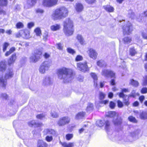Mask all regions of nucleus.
<instances>
[{"mask_svg": "<svg viewBox=\"0 0 147 147\" xmlns=\"http://www.w3.org/2000/svg\"><path fill=\"white\" fill-rule=\"evenodd\" d=\"M57 74L59 77L61 76L60 79H63L64 80L65 78L73 79L75 75V73L73 70L65 67L57 69Z\"/></svg>", "mask_w": 147, "mask_h": 147, "instance_id": "obj_1", "label": "nucleus"}, {"mask_svg": "<svg viewBox=\"0 0 147 147\" xmlns=\"http://www.w3.org/2000/svg\"><path fill=\"white\" fill-rule=\"evenodd\" d=\"M68 15V11L64 7L57 9L53 12L52 17L54 20L61 19L65 18Z\"/></svg>", "mask_w": 147, "mask_h": 147, "instance_id": "obj_2", "label": "nucleus"}, {"mask_svg": "<svg viewBox=\"0 0 147 147\" xmlns=\"http://www.w3.org/2000/svg\"><path fill=\"white\" fill-rule=\"evenodd\" d=\"M73 22L69 18L66 19L63 22V30L67 36L72 35L74 32Z\"/></svg>", "mask_w": 147, "mask_h": 147, "instance_id": "obj_3", "label": "nucleus"}, {"mask_svg": "<svg viewBox=\"0 0 147 147\" xmlns=\"http://www.w3.org/2000/svg\"><path fill=\"white\" fill-rule=\"evenodd\" d=\"M14 73L11 69H8L7 72L5 74L4 78L3 76L0 77V84L2 87L5 88L7 84V80L13 77Z\"/></svg>", "mask_w": 147, "mask_h": 147, "instance_id": "obj_4", "label": "nucleus"}, {"mask_svg": "<svg viewBox=\"0 0 147 147\" xmlns=\"http://www.w3.org/2000/svg\"><path fill=\"white\" fill-rule=\"evenodd\" d=\"M70 118L68 116H64L60 118L57 122V125L62 127L69 123L70 122Z\"/></svg>", "mask_w": 147, "mask_h": 147, "instance_id": "obj_5", "label": "nucleus"}, {"mask_svg": "<svg viewBox=\"0 0 147 147\" xmlns=\"http://www.w3.org/2000/svg\"><path fill=\"white\" fill-rule=\"evenodd\" d=\"M77 67L79 70L82 72H85L89 70V68L88 67L86 61L77 63Z\"/></svg>", "mask_w": 147, "mask_h": 147, "instance_id": "obj_6", "label": "nucleus"}, {"mask_svg": "<svg viewBox=\"0 0 147 147\" xmlns=\"http://www.w3.org/2000/svg\"><path fill=\"white\" fill-rule=\"evenodd\" d=\"M58 0H43L42 5L45 7H51L57 4Z\"/></svg>", "mask_w": 147, "mask_h": 147, "instance_id": "obj_7", "label": "nucleus"}, {"mask_svg": "<svg viewBox=\"0 0 147 147\" xmlns=\"http://www.w3.org/2000/svg\"><path fill=\"white\" fill-rule=\"evenodd\" d=\"M123 29L124 35H129L132 30L131 24L129 22H128L126 26H123Z\"/></svg>", "mask_w": 147, "mask_h": 147, "instance_id": "obj_8", "label": "nucleus"}, {"mask_svg": "<svg viewBox=\"0 0 147 147\" xmlns=\"http://www.w3.org/2000/svg\"><path fill=\"white\" fill-rule=\"evenodd\" d=\"M102 75L106 77H110L111 78H115V73L112 70L104 69L102 71Z\"/></svg>", "mask_w": 147, "mask_h": 147, "instance_id": "obj_9", "label": "nucleus"}, {"mask_svg": "<svg viewBox=\"0 0 147 147\" xmlns=\"http://www.w3.org/2000/svg\"><path fill=\"white\" fill-rule=\"evenodd\" d=\"M50 65L49 62L47 61L43 62L40 67L39 71L42 74H43L45 72L46 69H48Z\"/></svg>", "mask_w": 147, "mask_h": 147, "instance_id": "obj_10", "label": "nucleus"}, {"mask_svg": "<svg viewBox=\"0 0 147 147\" xmlns=\"http://www.w3.org/2000/svg\"><path fill=\"white\" fill-rule=\"evenodd\" d=\"M118 95L120 98H123V102L125 105L127 106L129 105L130 102L129 97H128L127 99L126 98V97L127 96V95L125 94L122 92H119L118 94Z\"/></svg>", "mask_w": 147, "mask_h": 147, "instance_id": "obj_11", "label": "nucleus"}, {"mask_svg": "<svg viewBox=\"0 0 147 147\" xmlns=\"http://www.w3.org/2000/svg\"><path fill=\"white\" fill-rule=\"evenodd\" d=\"M21 36L25 38H28L29 37V33L28 31L26 30H20L16 34V37L17 38L20 37Z\"/></svg>", "mask_w": 147, "mask_h": 147, "instance_id": "obj_12", "label": "nucleus"}, {"mask_svg": "<svg viewBox=\"0 0 147 147\" xmlns=\"http://www.w3.org/2000/svg\"><path fill=\"white\" fill-rule=\"evenodd\" d=\"M90 75L93 80L94 86L95 87H97L98 78L97 75L95 73L91 72L90 73Z\"/></svg>", "mask_w": 147, "mask_h": 147, "instance_id": "obj_13", "label": "nucleus"}, {"mask_svg": "<svg viewBox=\"0 0 147 147\" xmlns=\"http://www.w3.org/2000/svg\"><path fill=\"white\" fill-rule=\"evenodd\" d=\"M28 125L30 127H41L43 125L42 123H37L32 121L29 122L28 123Z\"/></svg>", "mask_w": 147, "mask_h": 147, "instance_id": "obj_14", "label": "nucleus"}, {"mask_svg": "<svg viewBox=\"0 0 147 147\" xmlns=\"http://www.w3.org/2000/svg\"><path fill=\"white\" fill-rule=\"evenodd\" d=\"M48 144L42 140H38L37 141V147H48Z\"/></svg>", "mask_w": 147, "mask_h": 147, "instance_id": "obj_15", "label": "nucleus"}, {"mask_svg": "<svg viewBox=\"0 0 147 147\" xmlns=\"http://www.w3.org/2000/svg\"><path fill=\"white\" fill-rule=\"evenodd\" d=\"M60 144L63 147H74L75 143L74 142H69L68 143L66 142H60Z\"/></svg>", "mask_w": 147, "mask_h": 147, "instance_id": "obj_16", "label": "nucleus"}, {"mask_svg": "<svg viewBox=\"0 0 147 147\" xmlns=\"http://www.w3.org/2000/svg\"><path fill=\"white\" fill-rule=\"evenodd\" d=\"M113 122L115 125H121L123 123V119L121 117H118L113 121Z\"/></svg>", "mask_w": 147, "mask_h": 147, "instance_id": "obj_17", "label": "nucleus"}, {"mask_svg": "<svg viewBox=\"0 0 147 147\" xmlns=\"http://www.w3.org/2000/svg\"><path fill=\"white\" fill-rule=\"evenodd\" d=\"M43 132L45 133V135H53L55 134V131L53 129H45Z\"/></svg>", "mask_w": 147, "mask_h": 147, "instance_id": "obj_18", "label": "nucleus"}, {"mask_svg": "<svg viewBox=\"0 0 147 147\" xmlns=\"http://www.w3.org/2000/svg\"><path fill=\"white\" fill-rule=\"evenodd\" d=\"M86 115V113L85 112L81 111L79 112L76 115L75 118L77 119H82L85 117Z\"/></svg>", "mask_w": 147, "mask_h": 147, "instance_id": "obj_19", "label": "nucleus"}, {"mask_svg": "<svg viewBox=\"0 0 147 147\" xmlns=\"http://www.w3.org/2000/svg\"><path fill=\"white\" fill-rule=\"evenodd\" d=\"M84 9V7L83 5L81 3H78L76 4L75 9L77 12H80L82 11Z\"/></svg>", "mask_w": 147, "mask_h": 147, "instance_id": "obj_20", "label": "nucleus"}, {"mask_svg": "<svg viewBox=\"0 0 147 147\" xmlns=\"http://www.w3.org/2000/svg\"><path fill=\"white\" fill-rule=\"evenodd\" d=\"M42 49H35L32 52V55H41L42 53Z\"/></svg>", "mask_w": 147, "mask_h": 147, "instance_id": "obj_21", "label": "nucleus"}, {"mask_svg": "<svg viewBox=\"0 0 147 147\" xmlns=\"http://www.w3.org/2000/svg\"><path fill=\"white\" fill-rule=\"evenodd\" d=\"M76 38L81 45H84L85 44V41L81 35L78 34L76 37Z\"/></svg>", "mask_w": 147, "mask_h": 147, "instance_id": "obj_22", "label": "nucleus"}, {"mask_svg": "<svg viewBox=\"0 0 147 147\" xmlns=\"http://www.w3.org/2000/svg\"><path fill=\"white\" fill-rule=\"evenodd\" d=\"M16 56H11L8 60V65L9 66H11L13 65L16 58Z\"/></svg>", "mask_w": 147, "mask_h": 147, "instance_id": "obj_23", "label": "nucleus"}, {"mask_svg": "<svg viewBox=\"0 0 147 147\" xmlns=\"http://www.w3.org/2000/svg\"><path fill=\"white\" fill-rule=\"evenodd\" d=\"M37 0H27V3L28 7L29 8L34 5L36 2Z\"/></svg>", "mask_w": 147, "mask_h": 147, "instance_id": "obj_24", "label": "nucleus"}, {"mask_svg": "<svg viewBox=\"0 0 147 147\" xmlns=\"http://www.w3.org/2000/svg\"><path fill=\"white\" fill-rule=\"evenodd\" d=\"M129 84L134 87H137L139 86V83L137 81L131 79L130 80Z\"/></svg>", "mask_w": 147, "mask_h": 147, "instance_id": "obj_25", "label": "nucleus"}, {"mask_svg": "<svg viewBox=\"0 0 147 147\" xmlns=\"http://www.w3.org/2000/svg\"><path fill=\"white\" fill-rule=\"evenodd\" d=\"M6 68V65L5 62L2 61L0 63V71H3Z\"/></svg>", "mask_w": 147, "mask_h": 147, "instance_id": "obj_26", "label": "nucleus"}, {"mask_svg": "<svg viewBox=\"0 0 147 147\" xmlns=\"http://www.w3.org/2000/svg\"><path fill=\"white\" fill-rule=\"evenodd\" d=\"M87 53L89 55H96L97 53L96 51L94 49L92 48H88Z\"/></svg>", "mask_w": 147, "mask_h": 147, "instance_id": "obj_27", "label": "nucleus"}, {"mask_svg": "<svg viewBox=\"0 0 147 147\" xmlns=\"http://www.w3.org/2000/svg\"><path fill=\"white\" fill-rule=\"evenodd\" d=\"M60 28V26L59 24H56L51 26V30L53 31L59 30Z\"/></svg>", "mask_w": 147, "mask_h": 147, "instance_id": "obj_28", "label": "nucleus"}, {"mask_svg": "<svg viewBox=\"0 0 147 147\" xmlns=\"http://www.w3.org/2000/svg\"><path fill=\"white\" fill-rule=\"evenodd\" d=\"M104 62L103 61L99 60L97 62V64L100 67H105L107 66V64L106 63Z\"/></svg>", "mask_w": 147, "mask_h": 147, "instance_id": "obj_29", "label": "nucleus"}, {"mask_svg": "<svg viewBox=\"0 0 147 147\" xmlns=\"http://www.w3.org/2000/svg\"><path fill=\"white\" fill-rule=\"evenodd\" d=\"M104 8L107 11L109 12H112L114 11V8L112 7L109 5L104 6Z\"/></svg>", "mask_w": 147, "mask_h": 147, "instance_id": "obj_30", "label": "nucleus"}, {"mask_svg": "<svg viewBox=\"0 0 147 147\" xmlns=\"http://www.w3.org/2000/svg\"><path fill=\"white\" fill-rule=\"evenodd\" d=\"M94 109V105L92 103H89L86 107V110L88 112L92 111Z\"/></svg>", "mask_w": 147, "mask_h": 147, "instance_id": "obj_31", "label": "nucleus"}, {"mask_svg": "<svg viewBox=\"0 0 147 147\" xmlns=\"http://www.w3.org/2000/svg\"><path fill=\"white\" fill-rule=\"evenodd\" d=\"M128 119L130 122L133 123H136L138 122V121L136 118L131 115L129 116Z\"/></svg>", "mask_w": 147, "mask_h": 147, "instance_id": "obj_32", "label": "nucleus"}, {"mask_svg": "<svg viewBox=\"0 0 147 147\" xmlns=\"http://www.w3.org/2000/svg\"><path fill=\"white\" fill-rule=\"evenodd\" d=\"M140 117L142 119H147V113L144 111L142 112L140 114Z\"/></svg>", "mask_w": 147, "mask_h": 147, "instance_id": "obj_33", "label": "nucleus"}, {"mask_svg": "<svg viewBox=\"0 0 147 147\" xmlns=\"http://www.w3.org/2000/svg\"><path fill=\"white\" fill-rule=\"evenodd\" d=\"M130 55H135L137 54V52L134 47L130 49L129 51Z\"/></svg>", "mask_w": 147, "mask_h": 147, "instance_id": "obj_34", "label": "nucleus"}, {"mask_svg": "<svg viewBox=\"0 0 147 147\" xmlns=\"http://www.w3.org/2000/svg\"><path fill=\"white\" fill-rule=\"evenodd\" d=\"M37 56H32L30 58L31 61L34 63L37 61L39 58Z\"/></svg>", "mask_w": 147, "mask_h": 147, "instance_id": "obj_35", "label": "nucleus"}, {"mask_svg": "<svg viewBox=\"0 0 147 147\" xmlns=\"http://www.w3.org/2000/svg\"><path fill=\"white\" fill-rule=\"evenodd\" d=\"M128 16L131 19H134L135 17L134 13L131 10H130L128 11Z\"/></svg>", "mask_w": 147, "mask_h": 147, "instance_id": "obj_36", "label": "nucleus"}, {"mask_svg": "<svg viewBox=\"0 0 147 147\" xmlns=\"http://www.w3.org/2000/svg\"><path fill=\"white\" fill-rule=\"evenodd\" d=\"M16 50V48L15 47H11L9 51H7L5 54V55H9L11 53H13Z\"/></svg>", "mask_w": 147, "mask_h": 147, "instance_id": "obj_37", "label": "nucleus"}, {"mask_svg": "<svg viewBox=\"0 0 147 147\" xmlns=\"http://www.w3.org/2000/svg\"><path fill=\"white\" fill-rule=\"evenodd\" d=\"M105 94L103 92H99V98L100 100H102L105 97Z\"/></svg>", "mask_w": 147, "mask_h": 147, "instance_id": "obj_38", "label": "nucleus"}, {"mask_svg": "<svg viewBox=\"0 0 147 147\" xmlns=\"http://www.w3.org/2000/svg\"><path fill=\"white\" fill-rule=\"evenodd\" d=\"M116 113L114 111H111L109 112L107 116L108 117H113L116 115Z\"/></svg>", "mask_w": 147, "mask_h": 147, "instance_id": "obj_39", "label": "nucleus"}, {"mask_svg": "<svg viewBox=\"0 0 147 147\" xmlns=\"http://www.w3.org/2000/svg\"><path fill=\"white\" fill-rule=\"evenodd\" d=\"M142 86H147V75L145 76L143 78Z\"/></svg>", "mask_w": 147, "mask_h": 147, "instance_id": "obj_40", "label": "nucleus"}, {"mask_svg": "<svg viewBox=\"0 0 147 147\" xmlns=\"http://www.w3.org/2000/svg\"><path fill=\"white\" fill-rule=\"evenodd\" d=\"M34 32L36 33L37 36H40V34H41V30L40 28L39 27H37L34 30Z\"/></svg>", "mask_w": 147, "mask_h": 147, "instance_id": "obj_41", "label": "nucleus"}, {"mask_svg": "<svg viewBox=\"0 0 147 147\" xmlns=\"http://www.w3.org/2000/svg\"><path fill=\"white\" fill-rule=\"evenodd\" d=\"M105 129L107 131H108L109 129L110 124L109 121L107 120L105 122Z\"/></svg>", "mask_w": 147, "mask_h": 147, "instance_id": "obj_42", "label": "nucleus"}, {"mask_svg": "<svg viewBox=\"0 0 147 147\" xmlns=\"http://www.w3.org/2000/svg\"><path fill=\"white\" fill-rule=\"evenodd\" d=\"M36 117L38 119H42L45 117V115L43 113L39 114L36 115Z\"/></svg>", "mask_w": 147, "mask_h": 147, "instance_id": "obj_43", "label": "nucleus"}, {"mask_svg": "<svg viewBox=\"0 0 147 147\" xmlns=\"http://www.w3.org/2000/svg\"><path fill=\"white\" fill-rule=\"evenodd\" d=\"M131 40V38L130 37H125L123 39V41L125 44L129 43Z\"/></svg>", "mask_w": 147, "mask_h": 147, "instance_id": "obj_44", "label": "nucleus"}, {"mask_svg": "<svg viewBox=\"0 0 147 147\" xmlns=\"http://www.w3.org/2000/svg\"><path fill=\"white\" fill-rule=\"evenodd\" d=\"M73 137V135L71 134H67L65 135V138L66 140H69Z\"/></svg>", "mask_w": 147, "mask_h": 147, "instance_id": "obj_45", "label": "nucleus"}, {"mask_svg": "<svg viewBox=\"0 0 147 147\" xmlns=\"http://www.w3.org/2000/svg\"><path fill=\"white\" fill-rule=\"evenodd\" d=\"M116 106L115 103L113 101H110L109 102V106L111 109L115 108Z\"/></svg>", "mask_w": 147, "mask_h": 147, "instance_id": "obj_46", "label": "nucleus"}, {"mask_svg": "<svg viewBox=\"0 0 147 147\" xmlns=\"http://www.w3.org/2000/svg\"><path fill=\"white\" fill-rule=\"evenodd\" d=\"M96 125L97 126L101 127H102L104 125V123L102 120H99L96 122Z\"/></svg>", "mask_w": 147, "mask_h": 147, "instance_id": "obj_47", "label": "nucleus"}, {"mask_svg": "<svg viewBox=\"0 0 147 147\" xmlns=\"http://www.w3.org/2000/svg\"><path fill=\"white\" fill-rule=\"evenodd\" d=\"M16 26L18 29L23 28L24 27V24L22 23L19 22L16 24Z\"/></svg>", "mask_w": 147, "mask_h": 147, "instance_id": "obj_48", "label": "nucleus"}, {"mask_svg": "<svg viewBox=\"0 0 147 147\" xmlns=\"http://www.w3.org/2000/svg\"><path fill=\"white\" fill-rule=\"evenodd\" d=\"M117 104L118 107L119 108H122L123 106V102L120 100H118L117 101Z\"/></svg>", "mask_w": 147, "mask_h": 147, "instance_id": "obj_49", "label": "nucleus"}, {"mask_svg": "<svg viewBox=\"0 0 147 147\" xmlns=\"http://www.w3.org/2000/svg\"><path fill=\"white\" fill-rule=\"evenodd\" d=\"M45 140L47 142H50L53 140V138L52 136H47L45 138Z\"/></svg>", "mask_w": 147, "mask_h": 147, "instance_id": "obj_50", "label": "nucleus"}, {"mask_svg": "<svg viewBox=\"0 0 147 147\" xmlns=\"http://www.w3.org/2000/svg\"><path fill=\"white\" fill-rule=\"evenodd\" d=\"M145 99V97L144 95H142L139 97L138 100L141 104L144 102V101Z\"/></svg>", "mask_w": 147, "mask_h": 147, "instance_id": "obj_51", "label": "nucleus"}, {"mask_svg": "<svg viewBox=\"0 0 147 147\" xmlns=\"http://www.w3.org/2000/svg\"><path fill=\"white\" fill-rule=\"evenodd\" d=\"M9 44L7 42H5L4 43V44L3 45V51L4 52L7 49V48L9 46Z\"/></svg>", "mask_w": 147, "mask_h": 147, "instance_id": "obj_52", "label": "nucleus"}, {"mask_svg": "<svg viewBox=\"0 0 147 147\" xmlns=\"http://www.w3.org/2000/svg\"><path fill=\"white\" fill-rule=\"evenodd\" d=\"M7 3V0H0V5L6 6Z\"/></svg>", "mask_w": 147, "mask_h": 147, "instance_id": "obj_53", "label": "nucleus"}, {"mask_svg": "<svg viewBox=\"0 0 147 147\" xmlns=\"http://www.w3.org/2000/svg\"><path fill=\"white\" fill-rule=\"evenodd\" d=\"M51 116L54 118H57L59 117V115L57 112L53 111L51 113Z\"/></svg>", "mask_w": 147, "mask_h": 147, "instance_id": "obj_54", "label": "nucleus"}, {"mask_svg": "<svg viewBox=\"0 0 147 147\" xmlns=\"http://www.w3.org/2000/svg\"><path fill=\"white\" fill-rule=\"evenodd\" d=\"M142 36L143 38L145 39H147V32L143 31L142 33Z\"/></svg>", "mask_w": 147, "mask_h": 147, "instance_id": "obj_55", "label": "nucleus"}, {"mask_svg": "<svg viewBox=\"0 0 147 147\" xmlns=\"http://www.w3.org/2000/svg\"><path fill=\"white\" fill-rule=\"evenodd\" d=\"M140 92L142 94H145L147 93V88L146 87L142 88L140 90Z\"/></svg>", "mask_w": 147, "mask_h": 147, "instance_id": "obj_56", "label": "nucleus"}, {"mask_svg": "<svg viewBox=\"0 0 147 147\" xmlns=\"http://www.w3.org/2000/svg\"><path fill=\"white\" fill-rule=\"evenodd\" d=\"M1 96L5 100L8 99V96L5 93H2L1 94Z\"/></svg>", "mask_w": 147, "mask_h": 147, "instance_id": "obj_57", "label": "nucleus"}, {"mask_svg": "<svg viewBox=\"0 0 147 147\" xmlns=\"http://www.w3.org/2000/svg\"><path fill=\"white\" fill-rule=\"evenodd\" d=\"M109 101L108 100H101L99 102L100 104H103L106 105L109 102Z\"/></svg>", "mask_w": 147, "mask_h": 147, "instance_id": "obj_58", "label": "nucleus"}, {"mask_svg": "<svg viewBox=\"0 0 147 147\" xmlns=\"http://www.w3.org/2000/svg\"><path fill=\"white\" fill-rule=\"evenodd\" d=\"M83 57L82 56H77L75 58V60L76 61H80L82 60Z\"/></svg>", "mask_w": 147, "mask_h": 147, "instance_id": "obj_59", "label": "nucleus"}, {"mask_svg": "<svg viewBox=\"0 0 147 147\" xmlns=\"http://www.w3.org/2000/svg\"><path fill=\"white\" fill-rule=\"evenodd\" d=\"M67 51L68 53L72 54H74L75 52L73 49L70 48H67Z\"/></svg>", "mask_w": 147, "mask_h": 147, "instance_id": "obj_60", "label": "nucleus"}, {"mask_svg": "<svg viewBox=\"0 0 147 147\" xmlns=\"http://www.w3.org/2000/svg\"><path fill=\"white\" fill-rule=\"evenodd\" d=\"M57 47L58 49L59 50H62L63 49V46L60 43L57 44Z\"/></svg>", "mask_w": 147, "mask_h": 147, "instance_id": "obj_61", "label": "nucleus"}, {"mask_svg": "<svg viewBox=\"0 0 147 147\" xmlns=\"http://www.w3.org/2000/svg\"><path fill=\"white\" fill-rule=\"evenodd\" d=\"M86 2L89 4H92L96 2L95 0H85Z\"/></svg>", "mask_w": 147, "mask_h": 147, "instance_id": "obj_62", "label": "nucleus"}, {"mask_svg": "<svg viewBox=\"0 0 147 147\" xmlns=\"http://www.w3.org/2000/svg\"><path fill=\"white\" fill-rule=\"evenodd\" d=\"M139 102L137 101H136L132 103V105L133 107H138L139 105Z\"/></svg>", "mask_w": 147, "mask_h": 147, "instance_id": "obj_63", "label": "nucleus"}, {"mask_svg": "<svg viewBox=\"0 0 147 147\" xmlns=\"http://www.w3.org/2000/svg\"><path fill=\"white\" fill-rule=\"evenodd\" d=\"M36 12L37 13H43L44 12V10L38 8L36 10Z\"/></svg>", "mask_w": 147, "mask_h": 147, "instance_id": "obj_64", "label": "nucleus"}]
</instances>
